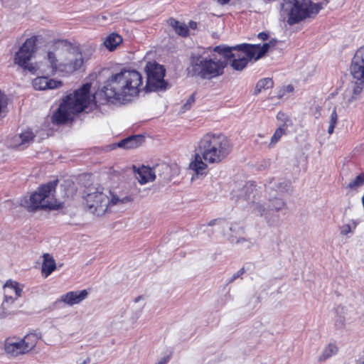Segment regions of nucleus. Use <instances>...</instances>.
Returning <instances> with one entry per match:
<instances>
[{"label": "nucleus", "mask_w": 364, "mask_h": 364, "mask_svg": "<svg viewBox=\"0 0 364 364\" xmlns=\"http://www.w3.org/2000/svg\"><path fill=\"white\" fill-rule=\"evenodd\" d=\"M62 85V81L50 79L45 76L38 77L33 81V87L38 90L56 89Z\"/></svg>", "instance_id": "dca6fc26"}, {"label": "nucleus", "mask_w": 364, "mask_h": 364, "mask_svg": "<svg viewBox=\"0 0 364 364\" xmlns=\"http://www.w3.org/2000/svg\"><path fill=\"white\" fill-rule=\"evenodd\" d=\"M363 186L364 172H362L346 185V189L348 191H358Z\"/></svg>", "instance_id": "bb28decb"}, {"label": "nucleus", "mask_w": 364, "mask_h": 364, "mask_svg": "<svg viewBox=\"0 0 364 364\" xmlns=\"http://www.w3.org/2000/svg\"><path fill=\"white\" fill-rule=\"evenodd\" d=\"M87 295L88 292L86 289L68 291V293L61 295L55 301V304L63 302L66 305L72 306L82 302L87 298Z\"/></svg>", "instance_id": "2eb2a0df"}, {"label": "nucleus", "mask_w": 364, "mask_h": 364, "mask_svg": "<svg viewBox=\"0 0 364 364\" xmlns=\"http://www.w3.org/2000/svg\"><path fill=\"white\" fill-rule=\"evenodd\" d=\"M245 273V269L244 268H241L239 271H237V272H235L230 278L229 282H234L236 279H237L238 277H240L241 275H242L243 274Z\"/></svg>", "instance_id": "ea45409f"}, {"label": "nucleus", "mask_w": 364, "mask_h": 364, "mask_svg": "<svg viewBox=\"0 0 364 364\" xmlns=\"http://www.w3.org/2000/svg\"><path fill=\"white\" fill-rule=\"evenodd\" d=\"M284 133L285 129L282 127H279L272 136L271 144L277 143L281 139L282 135L284 134Z\"/></svg>", "instance_id": "72a5a7b5"}, {"label": "nucleus", "mask_w": 364, "mask_h": 364, "mask_svg": "<svg viewBox=\"0 0 364 364\" xmlns=\"http://www.w3.org/2000/svg\"><path fill=\"white\" fill-rule=\"evenodd\" d=\"M90 88L91 85L85 83L73 94L67 95L53 114L52 122L57 124H63L71 119L73 115L83 111L90 102Z\"/></svg>", "instance_id": "0eeeda50"}, {"label": "nucleus", "mask_w": 364, "mask_h": 364, "mask_svg": "<svg viewBox=\"0 0 364 364\" xmlns=\"http://www.w3.org/2000/svg\"><path fill=\"white\" fill-rule=\"evenodd\" d=\"M321 7L310 0H283L282 11L287 16V21L292 26L306 18L314 17Z\"/></svg>", "instance_id": "1a4fd4ad"}, {"label": "nucleus", "mask_w": 364, "mask_h": 364, "mask_svg": "<svg viewBox=\"0 0 364 364\" xmlns=\"http://www.w3.org/2000/svg\"><path fill=\"white\" fill-rule=\"evenodd\" d=\"M357 364H364V357L363 358H360L357 360Z\"/></svg>", "instance_id": "de8ad7c7"}, {"label": "nucleus", "mask_w": 364, "mask_h": 364, "mask_svg": "<svg viewBox=\"0 0 364 364\" xmlns=\"http://www.w3.org/2000/svg\"><path fill=\"white\" fill-rule=\"evenodd\" d=\"M277 40H271L264 43L262 46L259 44L242 43L235 46L219 45L215 46V50L221 51L226 56H233L232 68L235 70H242L247 65L248 62L255 58V60L262 58L269 49L276 45Z\"/></svg>", "instance_id": "39448f33"}, {"label": "nucleus", "mask_w": 364, "mask_h": 364, "mask_svg": "<svg viewBox=\"0 0 364 364\" xmlns=\"http://www.w3.org/2000/svg\"><path fill=\"white\" fill-rule=\"evenodd\" d=\"M153 173L161 181H168L171 180V168L166 163L158 164L153 166Z\"/></svg>", "instance_id": "a211bd4d"}, {"label": "nucleus", "mask_w": 364, "mask_h": 364, "mask_svg": "<svg viewBox=\"0 0 364 364\" xmlns=\"http://www.w3.org/2000/svg\"><path fill=\"white\" fill-rule=\"evenodd\" d=\"M338 352V347L334 343H330L328 344L323 350L322 354L321 355L319 360H324L329 358H331L332 355H336Z\"/></svg>", "instance_id": "7c9ffc66"}, {"label": "nucleus", "mask_w": 364, "mask_h": 364, "mask_svg": "<svg viewBox=\"0 0 364 364\" xmlns=\"http://www.w3.org/2000/svg\"><path fill=\"white\" fill-rule=\"evenodd\" d=\"M16 299L14 297V295H10L9 294H4V299L0 307V318H5L11 314L9 309Z\"/></svg>", "instance_id": "393cba45"}, {"label": "nucleus", "mask_w": 364, "mask_h": 364, "mask_svg": "<svg viewBox=\"0 0 364 364\" xmlns=\"http://www.w3.org/2000/svg\"><path fill=\"white\" fill-rule=\"evenodd\" d=\"M22 341L23 346L28 353L31 351L36 346L38 343V336L36 334H28L25 336L23 338H21Z\"/></svg>", "instance_id": "cd10ccee"}, {"label": "nucleus", "mask_w": 364, "mask_h": 364, "mask_svg": "<svg viewBox=\"0 0 364 364\" xmlns=\"http://www.w3.org/2000/svg\"><path fill=\"white\" fill-rule=\"evenodd\" d=\"M225 222L223 221L222 220H220V219H214V220H210L209 223H208V225L209 226H213V225H220V227H223V225H224Z\"/></svg>", "instance_id": "a19ab883"}, {"label": "nucleus", "mask_w": 364, "mask_h": 364, "mask_svg": "<svg viewBox=\"0 0 364 364\" xmlns=\"http://www.w3.org/2000/svg\"><path fill=\"white\" fill-rule=\"evenodd\" d=\"M350 72L353 78L356 80L355 85L350 90L358 97L364 86V45L356 51L352 60Z\"/></svg>", "instance_id": "ddd939ff"}, {"label": "nucleus", "mask_w": 364, "mask_h": 364, "mask_svg": "<svg viewBox=\"0 0 364 364\" xmlns=\"http://www.w3.org/2000/svg\"><path fill=\"white\" fill-rule=\"evenodd\" d=\"M4 294H9L14 295V297L17 299L21 296L22 288L19 284L11 280H9L4 285Z\"/></svg>", "instance_id": "4be33fe9"}, {"label": "nucleus", "mask_w": 364, "mask_h": 364, "mask_svg": "<svg viewBox=\"0 0 364 364\" xmlns=\"http://www.w3.org/2000/svg\"><path fill=\"white\" fill-rule=\"evenodd\" d=\"M105 20H107V16L105 15H100L97 17V21L100 23H103Z\"/></svg>", "instance_id": "c03bdc74"}, {"label": "nucleus", "mask_w": 364, "mask_h": 364, "mask_svg": "<svg viewBox=\"0 0 364 364\" xmlns=\"http://www.w3.org/2000/svg\"><path fill=\"white\" fill-rule=\"evenodd\" d=\"M144 141L141 135H133L121 140L117 146L125 149H134L138 147Z\"/></svg>", "instance_id": "6ab92c4d"}, {"label": "nucleus", "mask_w": 364, "mask_h": 364, "mask_svg": "<svg viewBox=\"0 0 364 364\" xmlns=\"http://www.w3.org/2000/svg\"><path fill=\"white\" fill-rule=\"evenodd\" d=\"M2 349L9 358H16L28 353L21 338L15 337L5 339Z\"/></svg>", "instance_id": "4468645a"}, {"label": "nucleus", "mask_w": 364, "mask_h": 364, "mask_svg": "<svg viewBox=\"0 0 364 364\" xmlns=\"http://www.w3.org/2000/svg\"><path fill=\"white\" fill-rule=\"evenodd\" d=\"M203 156L198 153H196L194 156L193 160L191 162L189 167L191 170L194 171L197 174H203L208 166L206 161H203Z\"/></svg>", "instance_id": "aec40b11"}, {"label": "nucleus", "mask_w": 364, "mask_h": 364, "mask_svg": "<svg viewBox=\"0 0 364 364\" xmlns=\"http://www.w3.org/2000/svg\"><path fill=\"white\" fill-rule=\"evenodd\" d=\"M169 360V357H164L162 358L156 364H166Z\"/></svg>", "instance_id": "37998d69"}, {"label": "nucleus", "mask_w": 364, "mask_h": 364, "mask_svg": "<svg viewBox=\"0 0 364 364\" xmlns=\"http://www.w3.org/2000/svg\"><path fill=\"white\" fill-rule=\"evenodd\" d=\"M358 225V221L351 220L349 223L343 224L339 227L340 234L343 236H347L348 234L353 233Z\"/></svg>", "instance_id": "c756f323"}, {"label": "nucleus", "mask_w": 364, "mask_h": 364, "mask_svg": "<svg viewBox=\"0 0 364 364\" xmlns=\"http://www.w3.org/2000/svg\"><path fill=\"white\" fill-rule=\"evenodd\" d=\"M229 230L232 232V234H230L229 235V240L231 242L240 243L246 241L244 237L237 239V236H240L244 232L243 228L239 224L232 223L229 227Z\"/></svg>", "instance_id": "b1692460"}, {"label": "nucleus", "mask_w": 364, "mask_h": 364, "mask_svg": "<svg viewBox=\"0 0 364 364\" xmlns=\"http://www.w3.org/2000/svg\"><path fill=\"white\" fill-rule=\"evenodd\" d=\"M46 60L52 73L70 75L80 70L85 59L77 48H64L62 42H57L53 50L47 52Z\"/></svg>", "instance_id": "20e7f679"}, {"label": "nucleus", "mask_w": 364, "mask_h": 364, "mask_svg": "<svg viewBox=\"0 0 364 364\" xmlns=\"http://www.w3.org/2000/svg\"><path fill=\"white\" fill-rule=\"evenodd\" d=\"M147 75L146 89L149 92L165 90L167 82L164 80L166 70L164 66L154 62H149L146 65Z\"/></svg>", "instance_id": "f8f14e48"}, {"label": "nucleus", "mask_w": 364, "mask_h": 364, "mask_svg": "<svg viewBox=\"0 0 364 364\" xmlns=\"http://www.w3.org/2000/svg\"><path fill=\"white\" fill-rule=\"evenodd\" d=\"M277 118L279 120H282L284 122L283 126L288 127L289 125H291V121L285 115L284 113L279 112L277 115Z\"/></svg>", "instance_id": "4c0bfd02"}, {"label": "nucleus", "mask_w": 364, "mask_h": 364, "mask_svg": "<svg viewBox=\"0 0 364 364\" xmlns=\"http://www.w3.org/2000/svg\"><path fill=\"white\" fill-rule=\"evenodd\" d=\"M141 87L142 77L139 72L122 69L106 80L102 92L109 102L126 103L138 96Z\"/></svg>", "instance_id": "f257e3e1"}, {"label": "nucleus", "mask_w": 364, "mask_h": 364, "mask_svg": "<svg viewBox=\"0 0 364 364\" xmlns=\"http://www.w3.org/2000/svg\"><path fill=\"white\" fill-rule=\"evenodd\" d=\"M36 43L37 36H34L26 39L18 50L16 52L14 58V64L32 73H35L36 68L29 62L37 50Z\"/></svg>", "instance_id": "9b49d317"}, {"label": "nucleus", "mask_w": 364, "mask_h": 364, "mask_svg": "<svg viewBox=\"0 0 364 364\" xmlns=\"http://www.w3.org/2000/svg\"><path fill=\"white\" fill-rule=\"evenodd\" d=\"M337 120H338V115H337L336 109V108H334L332 111V113L330 116V119H329V126H328V133L329 134H332L333 133L334 128L337 123Z\"/></svg>", "instance_id": "2f4dec72"}, {"label": "nucleus", "mask_w": 364, "mask_h": 364, "mask_svg": "<svg viewBox=\"0 0 364 364\" xmlns=\"http://www.w3.org/2000/svg\"><path fill=\"white\" fill-rule=\"evenodd\" d=\"M357 99V96L352 93L351 90H346L344 93V100L347 105H349Z\"/></svg>", "instance_id": "f704fd0d"}, {"label": "nucleus", "mask_w": 364, "mask_h": 364, "mask_svg": "<svg viewBox=\"0 0 364 364\" xmlns=\"http://www.w3.org/2000/svg\"><path fill=\"white\" fill-rule=\"evenodd\" d=\"M90 362V359L89 358H87L80 364H89Z\"/></svg>", "instance_id": "09e8293b"}, {"label": "nucleus", "mask_w": 364, "mask_h": 364, "mask_svg": "<svg viewBox=\"0 0 364 364\" xmlns=\"http://www.w3.org/2000/svg\"><path fill=\"white\" fill-rule=\"evenodd\" d=\"M273 80L269 77L261 79L257 82L255 86V94L257 95L262 90L271 88L273 87Z\"/></svg>", "instance_id": "c85d7f7f"}, {"label": "nucleus", "mask_w": 364, "mask_h": 364, "mask_svg": "<svg viewBox=\"0 0 364 364\" xmlns=\"http://www.w3.org/2000/svg\"><path fill=\"white\" fill-rule=\"evenodd\" d=\"M335 326L337 328L341 329L346 326V318L343 316H338L335 320Z\"/></svg>", "instance_id": "58836bf2"}, {"label": "nucleus", "mask_w": 364, "mask_h": 364, "mask_svg": "<svg viewBox=\"0 0 364 364\" xmlns=\"http://www.w3.org/2000/svg\"><path fill=\"white\" fill-rule=\"evenodd\" d=\"M197 149L205 161L209 164H219L230 154L232 145L230 140L224 134L208 132L200 139Z\"/></svg>", "instance_id": "423d86ee"}, {"label": "nucleus", "mask_w": 364, "mask_h": 364, "mask_svg": "<svg viewBox=\"0 0 364 364\" xmlns=\"http://www.w3.org/2000/svg\"><path fill=\"white\" fill-rule=\"evenodd\" d=\"M58 180L55 179L40 186L38 190L31 195L29 203L26 205L30 211L41 209H57L60 206V202L54 197V193Z\"/></svg>", "instance_id": "9d476101"}, {"label": "nucleus", "mask_w": 364, "mask_h": 364, "mask_svg": "<svg viewBox=\"0 0 364 364\" xmlns=\"http://www.w3.org/2000/svg\"><path fill=\"white\" fill-rule=\"evenodd\" d=\"M258 38L262 41H266L268 38V34L265 32H261L258 34Z\"/></svg>", "instance_id": "79ce46f5"}, {"label": "nucleus", "mask_w": 364, "mask_h": 364, "mask_svg": "<svg viewBox=\"0 0 364 364\" xmlns=\"http://www.w3.org/2000/svg\"><path fill=\"white\" fill-rule=\"evenodd\" d=\"M141 299H142V296H138V297L135 298V299H134V302L137 303V302H139Z\"/></svg>", "instance_id": "8fccbe9b"}, {"label": "nucleus", "mask_w": 364, "mask_h": 364, "mask_svg": "<svg viewBox=\"0 0 364 364\" xmlns=\"http://www.w3.org/2000/svg\"><path fill=\"white\" fill-rule=\"evenodd\" d=\"M233 59V56H226L223 52L215 50V47L210 53L193 55L188 72L201 80H212L222 75L229 63L232 66Z\"/></svg>", "instance_id": "f03ea898"}, {"label": "nucleus", "mask_w": 364, "mask_h": 364, "mask_svg": "<svg viewBox=\"0 0 364 364\" xmlns=\"http://www.w3.org/2000/svg\"><path fill=\"white\" fill-rule=\"evenodd\" d=\"M34 137V135L33 134L31 130H26L23 132H22L19 135V138L21 139V144L24 145L26 144L29 143L33 140Z\"/></svg>", "instance_id": "473e14b6"}, {"label": "nucleus", "mask_w": 364, "mask_h": 364, "mask_svg": "<svg viewBox=\"0 0 364 364\" xmlns=\"http://www.w3.org/2000/svg\"><path fill=\"white\" fill-rule=\"evenodd\" d=\"M189 25H190V27L193 29L196 28V22H193V21H191L189 23Z\"/></svg>", "instance_id": "49530a36"}, {"label": "nucleus", "mask_w": 364, "mask_h": 364, "mask_svg": "<svg viewBox=\"0 0 364 364\" xmlns=\"http://www.w3.org/2000/svg\"><path fill=\"white\" fill-rule=\"evenodd\" d=\"M153 172V167L143 166L136 171V178L139 183L145 184L156 179V176Z\"/></svg>", "instance_id": "f3484780"}, {"label": "nucleus", "mask_w": 364, "mask_h": 364, "mask_svg": "<svg viewBox=\"0 0 364 364\" xmlns=\"http://www.w3.org/2000/svg\"><path fill=\"white\" fill-rule=\"evenodd\" d=\"M195 102V97L193 95H191L186 100V102L181 107L182 112H186L191 109L193 104Z\"/></svg>", "instance_id": "e433bc0d"}, {"label": "nucleus", "mask_w": 364, "mask_h": 364, "mask_svg": "<svg viewBox=\"0 0 364 364\" xmlns=\"http://www.w3.org/2000/svg\"><path fill=\"white\" fill-rule=\"evenodd\" d=\"M56 268L55 262L53 258L48 253L43 255V262L41 267L42 274L47 277Z\"/></svg>", "instance_id": "412c9836"}, {"label": "nucleus", "mask_w": 364, "mask_h": 364, "mask_svg": "<svg viewBox=\"0 0 364 364\" xmlns=\"http://www.w3.org/2000/svg\"><path fill=\"white\" fill-rule=\"evenodd\" d=\"M294 91V87L291 85L283 86L278 92V98H282L287 92H291Z\"/></svg>", "instance_id": "c9c22d12"}, {"label": "nucleus", "mask_w": 364, "mask_h": 364, "mask_svg": "<svg viewBox=\"0 0 364 364\" xmlns=\"http://www.w3.org/2000/svg\"><path fill=\"white\" fill-rule=\"evenodd\" d=\"M87 210L97 216L103 215L114 205H122L132 202V198L127 195L114 194L111 191H105L103 188L87 194L85 198Z\"/></svg>", "instance_id": "6e6552de"}, {"label": "nucleus", "mask_w": 364, "mask_h": 364, "mask_svg": "<svg viewBox=\"0 0 364 364\" xmlns=\"http://www.w3.org/2000/svg\"><path fill=\"white\" fill-rule=\"evenodd\" d=\"M122 38L117 33L108 36L104 41L105 46L110 51L114 50L121 43Z\"/></svg>", "instance_id": "a878e982"}, {"label": "nucleus", "mask_w": 364, "mask_h": 364, "mask_svg": "<svg viewBox=\"0 0 364 364\" xmlns=\"http://www.w3.org/2000/svg\"><path fill=\"white\" fill-rule=\"evenodd\" d=\"M282 191L281 183L277 184L276 182L271 181L266 186L265 192L268 196L265 195V199L260 200L256 186L252 183H248L242 188L240 194L232 193V197H236V200H250L252 195L254 210L259 215L267 218L269 211H279L285 206L283 199L279 197V193Z\"/></svg>", "instance_id": "7ed1b4c3"}, {"label": "nucleus", "mask_w": 364, "mask_h": 364, "mask_svg": "<svg viewBox=\"0 0 364 364\" xmlns=\"http://www.w3.org/2000/svg\"><path fill=\"white\" fill-rule=\"evenodd\" d=\"M167 23L178 35L183 37H186L188 35V28L184 23L180 22L173 18H168Z\"/></svg>", "instance_id": "5701e85b"}, {"label": "nucleus", "mask_w": 364, "mask_h": 364, "mask_svg": "<svg viewBox=\"0 0 364 364\" xmlns=\"http://www.w3.org/2000/svg\"><path fill=\"white\" fill-rule=\"evenodd\" d=\"M230 0H218L220 5H225L230 2Z\"/></svg>", "instance_id": "a18cd8bd"}]
</instances>
